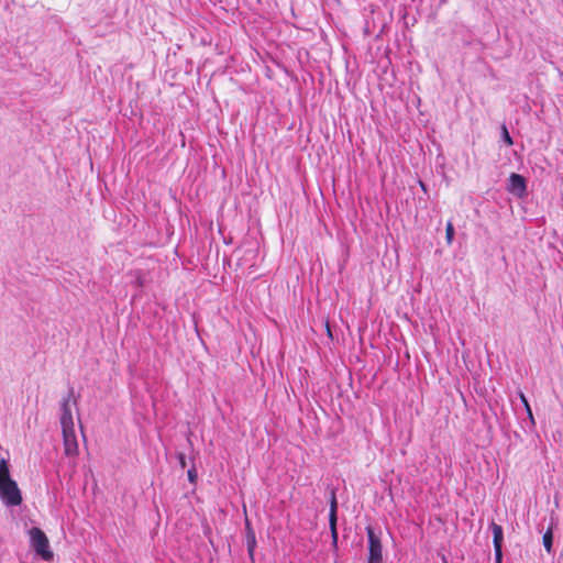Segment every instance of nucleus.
I'll return each mask as SVG.
<instances>
[{"label": "nucleus", "instance_id": "13", "mask_svg": "<svg viewBox=\"0 0 563 563\" xmlns=\"http://www.w3.org/2000/svg\"><path fill=\"white\" fill-rule=\"evenodd\" d=\"M453 239H454V227H453V223L451 221H449L446 223V228H445V240H446L448 245L452 244Z\"/></svg>", "mask_w": 563, "mask_h": 563}, {"label": "nucleus", "instance_id": "12", "mask_svg": "<svg viewBox=\"0 0 563 563\" xmlns=\"http://www.w3.org/2000/svg\"><path fill=\"white\" fill-rule=\"evenodd\" d=\"M519 398H520L522 405L525 406V409L527 411V415H528L530 421L532 423H534V419H533L531 407L529 405V401H528L527 397L525 396V394L522 391L519 393Z\"/></svg>", "mask_w": 563, "mask_h": 563}, {"label": "nucleus", "instance_id": "6", "mask_svg": "<svg viewBox=\"0 0 563 563\" xmlns=\"http://www.w3.org/2000/svg\"><path fill=\"white\" fill-rule=\"evenodd\" d=\"M336 509H338L336 497H335V493L332 492L331 498H330L329 526H330V531H331L332 543L334 545H336V542H338Z\"/></svg>", "mask_w": 563, "mask_h": 563}, {"label": "nucleus", "instance_id": "5", "mask_svg": "<svg viewBox=\"0 0 563 563\" xmlns=\"http://www.w3.org/2000/svg\"><path fill=\"white\" fill-rule=\"evenodd\" d=\"M508 190L517 197H523L527 192V184L525 177L512 173L509 177Z\"/></svg>", "mask_w": 563, "mask_h": 563}, {"label": "nucleus", "instance_id": "9", "mask_svg": "<svg viewBox=\"0 0 563 563\" xmlns=\"http://www.w3.org/2000/svg\"><path fill=\"white\" fill-rule=\"evenodd\" d=\"M246 545L247 553L252 561H254V550L256 545V538L253 529L251 528L250 522L246 520Z\"/></svg>", "mask_w": 563, "mask_h": 563}, {"label": "nucleus", "instance_id": "18", "mask_svg": "<svg viewBox=\"0 0 563 563\" xmlns=\"http://www.w3.org/2000/svg\"><path fill=\"white\" fill-rule=\"evenodd\" d=\"M561 153H562V155H563V151H562Z\"/></svg>", "mask_w": 563, "mask_h": 563}, {"label": "nucleus", "instance_id": "15", "mask_svg": "<svg viewBox=\"0 0 563 563\" xmlns=\"http://www.w3.org/2000/svg\"><path fill=\"white\" fill-rule=\"evenodd\" d=\"M188 479L195 484L197 482V471L195 467L188 470Z\"/></svg>", "mask_w": 563, "mask_h": 563}, {"label": "nucleus", "instance_id": "10", "mask_svg": "<svg viewBox=\"0 0 563 563\" xmlns=\"http://www.w3.org/2000/svg\"><path fill=\"white\" fill-rule=\"evenodd\" d=\"M13 481L10 476L9 464L5 459L0 460V484Z\"/></svg>", "mask_w": 563, "mask_h": 563}, {"label": "nucleus", "instance_id": "7", "mask_svg": "<svg viewBox=\"0 0 563 563\" xmlns=\"http://www.w3.org/2000/svg\"><path fill=\"white\" fill-rule=\"evenodd\" d=\"M64 450L67 455H75L78 452V443L74 428L63 429Z\"/></svg>", "mask_w": 563, "mask_h": 563}, {"label": "nucleus", "instance_id": "4", "mask_svg": "<svg viewBox=\"0 0 563 563\" xmlns=\"http://www.w3.org/2000/svg\"><path fill=\"white\" fill-rule=\"evenodd\" d=\"M490 529L493 532V543H494V550H495V561L496 563H501L503 561V540H504V530L500 525H497L496 522L490 523Z\"/></svg>", "mask_w": 563, "mask_h": 563}, {"label": "nucleus", "instance_id": "8", "mask_svg": "<svg viewBox=\"0 0 563 563\" xmlns=\"http://www.w3.org/2000/svg\"><path fill=\"white\" fill-rule=\"evenodd\" d=\"M62 417H60V424L62 429H68L74 428V420L73 415L69 406V399H66L62 404Z\"/></svg>", "mask_w": 563, "mask_h": 563}, {"label": "nucleus", "instance_id": "3", "mask_svg": "<svg viewBox=\"0 0 563 563\" xmlns=\"http://www.w3.org/2000/svg\"><path fill=\"white\" fill-rule=\"evenodd\" d=\"M0 498L8 506L21 505L22 495L15 481L0 484Z\"/></svg>", "mask_w": 563, "mask_h": 563}, {"label": "nucleus", "instance_id": "11", "mask_svg": "<svg viewBox=\"0 0 563 563\" xmlns=\"http://www.w3.org/2000/svg\"><path fill=\"white\" fill-rule=\"evenodd\" d=\"M542 541H543V545L547 550L548 553H551L552 551V543H553V533H552V529H548L544 534H543V538H542Z\"/></svg>", "mask_w": 563, "mask_h": 563}, {"label": "nucleus", "instance_id": "1", "mask_svg": "<svg viewBox=\"0 0 563 563\" xmlns=\"http://www.w3.org/2000/svg\"><path fill=\"white\" fill-rule=\"evenodd\" d=\"M31 547L44 560L49 561L53 559V552L49 549V542L43 530L33 527L30 531Z\"/></svg>", "mask_w": 563, "mask_h": 563}, {"label": "nucleus", "instance_id": "14", "mask_svg": "<svg viewBox=\"0 0 563 563\" xmlns=\"http://www.w3.org/2000/svg\"><path fill=\"white\" fill-rule=\"evenodd\" d=\"M501 134H503V139L506 142V144L508 146H511L514 144V142H512V139H511V136L508 132V129L505 124L501 126Z\"/></svg>", "mask_w": 563, "mask_h": 563}, {"label": "nucleus", "instance_id": "17", "mask_svg": "<svg viewBox=\"0 0 563 563\" xmlns=\"http://www.w3.org/2000/svg\"><path fill=\"white\" fill-rule=\"evenodd\" d=\"M325 328H327L328 335L332 336L331 329H330V325H329L328 321L325 322Z\"/></svg>", "mask_w": 563, "mask_h": 563}, {"label": "nucleus", "instance_id": "16", "mask_svg": "<svg viewBox=\"0 0 563 563\" xmlns=\"http://www.w3.org/2000/svg\"><path fill=\"white\" fill-rule=\"evenodd\" d=\"M177 459H178V462H179V465L181 468H185L187 463H186V455L185 453H178L177 454Z\"/></svg>", "mask_w": 563, "mask_h": 563}, {"label": "nucleus", "instance_id": "2", "mask_svg": "<svg viewBox=\"0 0 563 563\" xmlns=\"http://www.w3.org/2000/svg\"><path fill=\"white\" fill-rule=\"evenodd\" d=\"M368 539V563H383V545L380 538L372 526L365 528Z\"/></svg>", "mask_w": 563, "mask_h": 563}]
</instances>
